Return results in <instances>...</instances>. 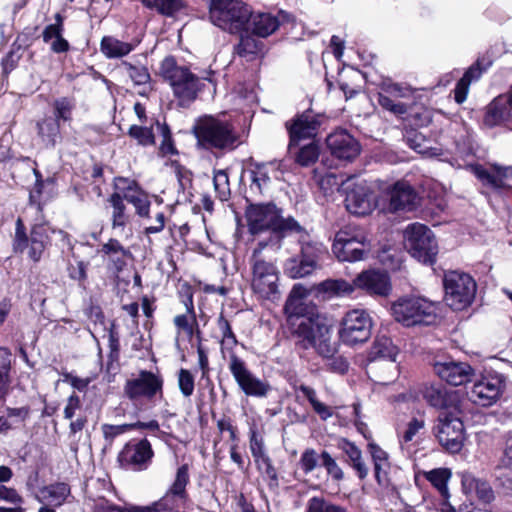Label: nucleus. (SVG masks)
<instances>
[{
    "label": "nucleus",
    "instance_id": "nucleus-3",
    "mask_svg": "<svg viewBox=\"0 0 512 512\" xmlns=\"http://www.w3.org/2000/svg\"><path fill=\"white\" fill-rule=\"evenodd\" d=\"M267 243H257L249 257L251 271L250 286L254 294L265 300L279 297L280 270L276 261L267 259Z\"/></svg>",
    "mask_w": 512,
    "mask_h": 512
},
{
    "label": "nucleus",
    "instance_id": "nucleus-29",
    "mask_svg": "<svg viewBox=\"0 0 512 512\" xmlns=\"http://www.w3.org/2000/svg\"><path fill=\"white\" fill-rule=\"evenodd\" d=\"M279 17L269 13H258L255 15L251 13L246 29H251L252 33L259 37H267L275 32L281 21H290V15L286 12L281 11Z\"/></svg>",
    "mask_w": 512,
    "mask_h": 512
},
{
    "label": "nucleus",
    "instance_id": "nucleus-38",
    "mask_svg": "<svg viewBox=\"0 0 512 512\" xmlns=\"http://www.w3.org/2000/svg\"><path fill=\"white\" fill-rule=\"evenodd\" d=\"M355 290V279L352 282L344 279H327L318 285V291L327 294L329 297L350 296Z\"/></svg>",
    "mask_w": 512,
    "mask_h": 512
},
{
    "label": "nucleus",
    "instance_id": "nucleus-58",
    "mask_svg": "<svg viewBox=\"0 0 512 512\" xmlns=\"http://www.w3.org/2000/svg\"><path fill=\"white\" fill-rule=\"evenodd\" d=\"M408 143L412 149L426 157H438L442 155L440 148L427 146L426 141L421 135L416 134L413 138L409 137Z\"/></svg>",
    "mask_w": 512,
    "mask_h": 512
},
{
    "label": "nucleus",
    "instance_id": "nucleus-18",
    "mask_svg": "<svg viewBox=\"0 0 512 512\" xmlns=\"http://www.w3.org/2000/svg\"><path fill=\"white\" fill-rule=\"evenodd\" d=\"M331 155L342 162H352L361 151L359 142L346 130H336L326 138Z\"/></svg>",
    "mask_w": 512,
    "mask_h": 512
},
{
    "label": "nucleus",
    "instance_id": "nucleus-13",
    "mask_svg": "<svg viewBox=\"0 0 512 512\" xmlns=\"http://www.w3.org/2000/svg\"><path fill=\"white\" fill-rule=\"evenodd\" d=\"M370 250L367 237L349 228L341 229L336 233L332 245V252L339 261L356 262L363 260Z\"/></svg>",
    "mask_w": 512,
    "mask_h": 512
},
{
    "label": "nucleus",
    "instance_id": "nucleus-53",
    "mask_svg": "<svg viewBox=\"0 0 512 512\" xmlns=\"http://www.w3.org/2000/svg\"><path fill=\"white\" fill-rule=\"evenodd\" d=\"M320 465L325 468L328 476H330L334 481L339 482L344 479L343 470L326 450L322 451L320 454Z\"/></svg>",
    "mask_w": 512,
    "mask_h": 512
},
{
    "label": "nucleus",
    "instance_id": "nucleus-23",
    "mask_svg": "<svg viewBox=\"0 0 512 512\" xmlns=\"http://www.w3.org/2000/svg\"><path fill=\"white\" fill-rule=\"evenodd\" d=\"M153 454L150 442L147 439H142L138 442L127 443L119 458L123 464L131 466L134 470H144L150 463Z\"/></svg>",
    "mask_w": 512,
    "mask_h": 512
},
{
    "label": "nucleus",
    "instance_id": "nucleus-55",
    "mask_svg": "<svg viewBox=\"0 0 512 512\" xmlns=\"http://www.w3.org/2000/svg\"><path fill=\"white\" fill-rule=\"evenodd\" d=\"M142 3L166 16H172L181 6L180 0H142Z\"/></svg>",
    "mask_w": 512,
    "mask_h": 512
},
{
    "label": "nucleus",
    "instance_id": "nucleus-64",
    "mask_svg": "<svg viewBox=\"0 0 512 512\" xmlns=\"http://www.w3.org/2000/svg\"><path fill=\"white\" fill-rule=\"evenodd\" d=\"M215 190L219 193L221 200H226L229 195L228 174L224 170H218L213 177Z\"/></svg>",
    "mask_w": 512,
    "mask_h": 512
},
{
    "label": "nucleus",
    "instance_id": "nucleus-34",
    "mask_svg": "<svg viewBox=\"0 0 512 512\" xmlns=\"http://www.w3.org/2000/svg\"><path fill=\"white\" fill-rule=\"evenodd\" d=\"M461 482L463 491L467 495L475 496L483 503H489L494 499V492L487 481L465 474L462 476Z\"/></svg>",
    "mask_w": 512,
    "mask_h": 512
},
{
    "label": "nucleus",
    "instance_id": "nucleus-35",
    "mask_svg": "<svg viewBox=\"0 0 512 512\" xmlns=\"http://www.w3.org/2000/svg\"><path fill=\"white\" fill-rule=\"evenodd\" d=\"M37 135L46 148H54L61 140L60 123L53 117H45L36 124Z\"/></svg>",
    "mask_w": 512,
    "mask_h": 512
},
{
    "label": "nucleus",
    "instance_id": "nucleus-43",
    "mask_svg": "<svg viewBox=\"0 0 512 512\" xmlns=\"http://www.w3.org/2000/svg\"><path fill=\"white\" fill-rule=\"evenodd\" d=\"M241 34L240 41L235 47V53L247 60H252L262 49V42L257 40L254 36L247 33Z\"/></svg>",
    "mask_w": 512,
    "mask_h": 512
},
{
    "label": "nucleus",
    "instance_id": "nucleus-19",
    "mask_svg": "<svg viewBox=\"0 0 512 512\" xmlns=\"http://www.w3.org/2000/svg\"><path fill=\"white\" fill-rule=\"evenodd\" d=\"M376 206V196L366 183H357L346 193L345 207L351 214L365 216Z\"/></svg>",
    "mask_w": 512,
    "mask_h": 512
},
{
    "label": "nucleus",
    "instance_id": "nucleus-2",
    "mask_svg": "<svg viewBox=\"0 0 512 512\" xmlns=\"http://www.w3.org/2000/svg\"><path fill=\"white\" fill-rule=\"evenodd\" d=\"M248 232L252 236L269 233L267 239L258 243H267V248L277 251L288 231H299L300 225L293 219H284L280 210L273 203L249 204L245 210Z\"/></svg>",
    "mask_w": 512,
    "mask_h": 512
},
{
    "label": "nucleus",
    "instance_id": "nucleus-36",
    "mask_svg": "<svg viewBox=\"0 0 512 512\" xmlns=\"http://www.w3.org/2000/svg\"><path fill=\"white\" fill-rule=\"evenodd\" d=\"M70 494V487L66 483H55L40 489L37 500L45 502L51 506L59 507Z\"/></svg>",
    "mask_w": 512,
    "mask_h": 512
},
{
    "label": "nucleus",
    "instance_id": "nucleus-33",
    "mask_svg": "<svg viewBox=\"0 0 512 512\" xmlns=\"http://www.w3.org/2000/svg\"><path fill=\"white\" fill-rule=\"evenodd\" d=\"M251 183L246 190V200L251 201L265 194L270 184V176L265 164H257L250 170Z\"/></svg>",
    "mask_w": 512,
    "mask_h": 512
},
{
    "label": "nucleus",
    "instance_id": "nucleus-59",
    "mask_svg": "<svg viewBox=\"0 0 512 512\" xmlns=\"http://www.w3.org/2000/svg\"><path fill=\"white\" fill-rule=\"evenodd\" d=\"M306 512H347L345 508L329 503L323 498L312 497L308 503Z\"/></svg>",
    "mask_w": 512,
    "mask_h": 512
},
{
    "label": "nucleus",
    "instance_id": "nucleus-11",
    "mask_svg": "<svg viewBox=\"0 0 512 512\" xmlns=\"http://www.w3.org/2000/svg\"><path fill=\"white\" fill-rule=\"evenodd\" d=\"M439 443L449 452H459L464 443V425L458 407L451 411H441L434 427Z\"/></svg>",
    "mask_w": 512,
    "mask_h": 512
},
{
    "label": "nucleus",
    "instance_id": "nucleus-20",
    "mask_svg": "<svg viewBox=\"0 0 512 512\" xmlns=\"http://www.w3.org/2000/svg\"><path fill=\"white\" fill-rule=\"evenodd\" d=\"M320 125L321 116L311 110L305 111L293 118L291 122H287L286 126L290 135L289 149L291 150L292 146L301 139L316 136Z\"/></svg>",
    "mask_w": 512,
    "mask_h": 512
},
{
    "label": "nucleus",
    "instance_id": "nucleus-57",
    "mask_svg": "<svg viewBox=\"0 0 512 512\" xmlns=\"http://www.w3.org/2000/svg\"><path fill=\"white\" fill-rule=\"evenodd\" d=\"M320 463V455L313 448L303 451L299 460V466L305 475L312 473Z\"/></svg>",
    "mask_w": 512,
    "mask_h": 512
},
{
    "label": "nucleus",
    "instance_id": "nucleus-63",
    "mask_svg": "<svg viewBox=\"0 0 512 512\" xmlns=\"http://www.w3.org/2000/svg\"><path fill=\"white\" fill-rule=\"evenodd\" d=\"M178 385L185 397H190L194 392V377L189 370L180 369L178 373Z\"/></svg>",
    "mask_w": 512,
    "mask_h": 512
},
{
    "label": "nucleus",
    "instance_id": "nucleus-15",
    "mask_svg": "<svg viewBox=\"0 0 512 512\" xmlns=\"http://www.w3.org/2000/svg\"><path fill=\"white\" fill-rule=\"evenodd\" d=\"M504 386L505 380L501 374L489 373L473 384L468 397L478 406L489 407L499 399Z\"/></svg>",
    "mask_w": 512,
    "mask_h": 512
},
{
    "label": "nucleus",
    "instance_id": "nucleus-61",
    "mask_svg": "<svg viewBox=\"0 0 512 512\" xmlns=\"http://www.w3.org/2000/svg\"><path fill=\"white\" fill-rule=\"evenodd\" d=\"M92 512H140L139 506L121 507L108 500L97 501Z\"/></svg>",
    "mask_w": 512,
    "mask_h": 512
},
{
    "label": "nucleus",
    "instance_id": "nucleus-16",
    "mask_svg": "<svg viewBox=\"0 0 512 512\" xmlns=\"http://www.w3.org/2000/svg\"><path fill=\"white\" fill-rule=\"evenodd\" d=\"M163 378L159 373L141 370L137 377L128 379L124 386V392L130 400L140 398L152 399L157 394L162 395Z\"/></svg>",
    "mask_w": 512,
    "mask_h": 512
},
{
    "label": "nucleus",
    "instance_id": "nucleus-22",
    "mask_svg": "<svg viewBox=\"0 0 512 512\" xmlns=\"http://www.w3.org/2000/svg\"><path fill=\"white\" fill-rule=\"evenodd\" d=\"M356 289L369 295L388 296L391 292L390 278L387 273L379 270H365L355 277Z\"/></svg>",
    "mask_w": 512,
    "mask_h": 512
},
{
    "label": "nucleus",
    "instance_id": "nucleus-44",
    "mask_svg": "<svg viewBox=\"0 0 512 512\" xmlns=\"http://www.w3.org/2000/svg\"><path fill=\"white\" fill-rule=\"evenodd\" d=\"M28 414L29 410L25 407L7 409V414L0 417V433H6L23 424Z\"/></svg>",
    "mask_w": 512,
    "mask_h": 512
},
{
    "label": "nucleus",
    "instance_id": "nucleus-17",
    "mask_svg": "<svg viewBox=\"0 0 512 512\" xmlns=\"http://www.w3.org/2000/svg\"><path fill=\"white\" fill-rule=\"evenodd\" d=\"M234 380L242 392L247 396L265 397L271 390L270 384L255 376L246 366L243 360L234 359L231 369Z\"/></svg>",
    "mask_w": 512,
    "mask_h": 512
},
{
    "label": "nucleus",
    "instance_id": "nucleus-32",
    "mask_svg": "<svg viewBox=\"0 0 512 512\" xmlns=\"http://www.w3.org/2000/svg\"><path fill=\"white\" fill-rule=\"evenodd\" d=\"M512 106L504 95L496 97L486 108L484 123L488 127L497 126L512 116Z\"/></svg>",
    "mask_w": 512,
    "mask_h": 512
},
{
    "label": "nucleus",
    "instance_id": "nucleus-10",
    "mask_svg": "<svg viewBox=\"0 0 512 512\" xmlns=\"http://www.w3.org/2000/svg\"><path fill=\"white\" fill-rule=\"evenodd\" d=\"M446 304L453 310H463L474 300L476 282L467 273L448 271L443 279Z\"/></svg>",
    "mask_w": 512,
    "mask_h": 512
},
{
    "label": "nucleus",
    "instance_id": "nucleus-42",
    "mask_svg": "<svg viewBox=\"0 0 512 512\" xmlns=\"http://www.w3.org/2000/svg\"><path fill=\"white\" fill-rule=\"evenodd\" d=\"M482 71L483 70L479 67V62H477L475 65L471 66L457 82L454 89V98L458 104L466 100L471 82L479 79Z\"/></svg>",
    "mask_w": 512,
    "mask_h": 512
},
{
    "label": "nucleus",
    "instance_id": "nucleus-25",
    "mask_svg": "<svg viewBox=\"0 0 512 512\" xmlns=\"http://www.w3.org/2000/svg\"><path fill=\"white\" fill-rule=\"evenodd\" d=\"M433 370L442 380L453 386L466 383L472 373V368L463 362H437Z\"/></svg>",
    "mask_w": 512,
    "mask_h": 512
},
{
    "label": "nucleus",
    "instance_id": "nucleus-62",
    "mask_svg": "<svg viewBox=\"0 0 512 512\" xmlns=\"http://www.w3.org/2000/svg\"><path fill=\"white\" fill-rule=\"evenodd\" d=\"M63 17L57 13L55 15V23L49 24L45 27L42 33V38L45 43H50L53 39L63 34Z\"/></svg>",
    "mask_w": 512,
    "mask_h": 512
},
{
    "label": "nucleus",
    "instance_id": "nucleus-8",
    "mask_svg": "<svg viewBox=\"0 0 512 512\" xmlns=\"http://www.w3.org/2000/svg\"><path fill=\"white\" fill-rule=\"evenodd\" d=\"M190 482L189 466L183 464L176 470L173 482L158 501L139 506L140 512H181L188 500L187 485Z\"/></svg>",
    "mask_w": 512,
    "mask_h": 512
},
{
    "label": "nucleus",
    "instance_id": "nucleus-31",
    "mask_svg": "<svg viewBox=\"0 0 512 512\" xmlns=\"http://www.w3.org/2000/svg\"><path fill=\"white\" fill-rule=\"evenodd\" d=\"M101 252L107 260L108 267L115 272L122 271L127 264V258L132 256L131 252L114 238L109 239L108 242L102 246Z\"/></svg>",
    "mask_w": 512,
    "mask_h": 512
},
{
    "label": "nucleus",
    "instance_id": "nucleus-5",
    "mask_svg": "<svg viewBox=\"0 0 512 512\" xmlns=\"http://www.w3.org/2000/svg\"><path fill=\"white\" fill-rule=\"evenodd\" d=\"M393 318L405 327L429 326L436 322V303L418 296L401 297L391 306Z\"/></svg>",
    "mask_w": 512,
    "mask_h": 512
},
{
    "label": "nucleus",
    "instance_id": "nucleus-24",
    "mask_svg": "<svg viewBox=\"0 0 512 512\" xmlns=\"http://www.w3.org/2000/svg\"><path fill=\"white\" fill-rule=\"evenodd\" d=\"M418 204L419 197L410 184L404 181L395 183L390 192L389 208L391 211H411Z\"/></svg>",
    "mask_w": 512,
    "mask_h": 512
},
{
    "label": "nucleus",
    "instance_id": "nucleus-46",
    "mask_svg": "<svg viewBox=\"0 0 512 512\" xmlns=\"http://www.w3.org/2000/svg\"><path fill=\"white\" fill-rule=\"evenodd\" d=\"M128 190L123 199L134 206L136 214L139 217H148L150 201L146 193L137 188L133 189L131 186L128 187Z\"/></svg>",
    "mask_w": 512,
    "mask_h": 512
},
{
    "label": "nucleus",
    "instance_id": "nucleus-21",
    "mask_svg": "<svg viewBox=\"0 0 512 512\" xmlns=\"http://www.w3.org/2000/svg\"><path fill=\"white\" fill-rule=\"evenodd\" d=\"M412 93L413 90L402 83H384L378 96V103L383 109L400 116L407 112V105L397 102L396 99L410 97Z\"/></svg>",
    "mask_w": 512,
    "mask_h": 512
},
{
    "label": "nucleus",
    "instance_id": "nucleus-37",
    "mask_svg": "<svg viewBox=\"0 0 512 512\" xmlns=\"http://www.w3.org/2000/svg\"><path fill=\"white\" fill-rule=\"evenodd\" d=\"M135 47L136 44L121 41L113 36H104L100 42V51L108 59L122 58Z\"/></svg>",
    "mask_w": 512,
    "mask_h": 512
},
{
    "label": "nucleus",
    "instance_id": "nucleus-45",
    "mask_svg": "<svg viewBox=\"0 0 512 512\" xmlns=\"http://www.w3.org/2000/svg\"><path fill=\"white\" fill-rule=\"evenodd\" d=\"M317 268V266L305 260L302 256H300V259L291 258L285 264L286 274L293 279L309 276Z\"/></svg>",
    "mask_w": 512,
    "mask_h": 512
},
{
    "label": "nucleus",
    "instance_id": "nucleus-60",
    "mask_svg": "<svg viewBox=\"0 0 512 512\" xmlns=\"http://www.w3.org/2000/svg\"><path fill=\"white\" fill-rule=\"evenodd\" d=\"M129 135L142 146L153 145L155 142L153 131L148 127L132 125L129 128Z\"/></svg>",
    "mask_w": 512,
    "mask_h": 512
},
{
    "label": "nucleus",
    "instance_id": "nucleus-14",
    "mask_svg": "<svg viewBox=\"0 0 512 512\" xmlns=\"http://www.w3.org/2000/svg\"><path fill=\"white\" fill-rule=\"evenodd\" d=\"M47 240L48 236L45 226H34L31 230L30 237H27L22 220L20 218L17 219L13 240V249L15 252L22 253L29 246L28 255L30 259L37 262L40 260L45 250Z\"/></svg>",
    "mask_w": 512,
    "mask_h": 512
},
{
    "label": "nucleus",
    "instance_id": "nucleus-41",
    "mask_svg": "<svg viewBox=\"0 0 512 512\" xmlns=\"http://www.w3.org/2000/svg\"><path fill=\"white\" fill-rule=\"evenodd\" d=\"M423 476L435 489H437L441 497H450L448 482L451 479L452 472L449 468L440 467L424 471Z\"/></svg>",
    "mask_w": 512,
    "mask_h": 512
},
{
    "label": "nucleus",
    "instance_id": "nucleus-26",
    "mask_svg": "<svg viewBox=\"0 0 512 512\" xmlns=\"http://www.w3.org/2000/svg\"><path fill=\"white\" fill-rule=\"evenodd\" d=\"M108 202L112 207V229L115 231L116 235L129 238L132 235V230L129 228L131 217L126 211L123 197L119 193H113L109 197Z\"/></svg>",
    "mask_w": 512,
    "mask_h": 512
},
{
    "label": "nucleus",
    "instance_id": "nucleus-52",
    "mask_svg": "<svg viewBox=\"0 0 512 512\" xmlns=\"http://www.w3.org/2000/svg\"><path fill=\"white\" fill-rule=\"evenodd\" d=\"M326 252L325 246L320 242H303L301 255L305 260L319 267L318 262Z\"/></svg>",
    "mask_w": 512,
    "mask_h": 512
},
{
    "label": "nucleus",
    "instance_id": "nucleus-6",
    "mask_svg": "<svg viewBox=\"0 0 512 512\" xmlns=\"http://www.w3.org/2000/svg\"><path fill=\"white\" fill-rule=\"evenodd\" d=\"M198 143L206 149H234L238 136L233 125L213 116H205L194 127Z\"/></svg>",
    "mask_w": 512,
    "mask_h": 512
},
{
    "label": "nucleus",
    "instance_id": "nucleus-56",
    "mask_svg": "<svg viewBox=\"0 0 512 512\" xmlns=\"http://www.w3.org/2000/svg\"><path fill=\"white\" fill-rule=\"evenodd\" d=\"M319 147L316 143H309L299 149L296 153V162L301 166H309L317 161Z\"/></svg>",
    "mask_w": 512,
    "mask_h": 512
},
{
    "label": "nucleus",
    "instance_id": "nucleus-47",
    "mask_svg": "<svg viewBox=\"0 0 512 512\" xmlns=\"http://www.w3.org/2000/svg\"><path fill=\"white\" fill-rule=\"evenodd\" d=\"M396 347L390 338L382 336L377 337L371 347L370 356L372 359H389L390 362L395 361Z\"/></svg>",
    "mask_w": 512,
    "mask_h": 512
},
{
    "label": "nucleus",
    "instance_id": "nucleus-7",
    "mask_svg": "<svg viewBox=\"0 0 512 512\" xmlns=\"http://www.w3.org/2000/svg\"><path fill=\"white\" fill-rule=\"evenodd\" d=\"M209 14L215 26L230 33H238L247 28L251 9L240 0H212Z\"/></svg>",
    "mask_w": 512,
    "mask_h": 512
},
{
    "label": "nucleus",
    "instance_id": "nucleus-50",
    "mask_svg": "<svg viewBox=\"0 0 512 512\" xmlns=\"http://www.w3.org/2000/svg\"><path fill=\"white\" fill-rule=\"evenodd\" d=\"M121 68L125 70L135 85H145L150 82V73L143 65H133L128 61L121 63Z\"/></svg>",
    "mask_w": 512,
    "mask_h": 512
},
{
    "label": "nucleus",
    "instance_id": "nucleus-27",
    "mask_svg": "<svg viewBox=\"0 0 512 512\" xmlns=\"http://www.w3.org/2000/svg\"><path fill=\"white\" fill-rule=\"evenodd\" d=\"M249 448L257 467L263 470L271 480L277 481V473L266 453L263 437L256 428L250 429Z\"/></svg>",
    "mask_w": 512,
    "mask_h": 512
},
{
    "label": "nucleus",
    "instance_id": "nucleus-4",
    "mask_svg": "<svg viewBox=\"0 0 512 512\" xmlns=\"http://www.w3.org/2000/svg\"><path fill=\"white\" fill-rule=\"evenodd\" d=\"M159 73L172 89L173 95L181 106L193 102L204 87V81H211L208 76L199 77L186 66L179 65L172 56H167L160 64Z\"/></svg>",
    "mask_w": 512,
    "mask_h": 512
},
{
    "label": "nucleus",
    "instance_id": "nucleus-28",
    "mask_svg": "<svg viewBox=\"0 0 512 512\" xmlns=\"http://www.w3.org/2000/svg\"><path fill=\"white\" fill-rule=\"evenodd\" d=\"M468 169L486 186L493 189L505 187V179L512 178V167L493 166L492 170L480 164H469Z\"/></svg>",
    "mask_w": 512,
    "mask_h": 512
},
{
    "label": "nucleus",
    "instance_id": "nucleus-48",
    "mask_svg": "<svg viewBox=\"0 0 512 512\" xmlns=\"http://www.w3.org/2000/svg\"><path fill=\"white\" fill-rule=\"evenodd\" d=\"M299 391L307 398L314 412L318 414L322 420L326 421L333 416L332 408L318 400L316 391L313 388L300 385Z\"/></svg>",
    "mask_w": 512,
    "mask_h": 512
},
{
    "label": "nucleus",
    "instance_id": "nucleus-30",
    "mask_svg": "<svg viewBox=\"0 0 512 512\" xmlns=\"http://www.w3.org/2000/svg\"><path fill=\"white\" fill-rule=\"evenodd\" d=\"M421 394L426 402L441 411H451L458 407L453 404L452 395L441 384H425Z\"/></svg>",
    "mask_w": 512,
    "mask_h": 512
},
{
    "label": "nucleus",
    "instance_id": "nucleus-9",
    "mask_svg": "<svg viewBox=\"0 0 512 512\" xmlns=\"http://www.w3.org/2000/svg\"><path fill=\"white\" fill-rule=\"evenodd\" d=\"M404 244L412 257L424 264H433L438 246L433 232L424 224L412 223L404 230Z\"/></svg>",
    "mask_w": 512,
    "mask_h": 512
},
{
    "label": "nucleus",
    "instance_id": "nucleus-51",
    "mask_svg": "<svg viewBox=\"0 0 512 512\" xmlns=\"http://www.w3.org/2000/svg\"><path fill=\"white\" fill-rule=\"evenodd\" d=\"M11 366V354L5 348H0V399L8 391L9 377L8 373Z\"/></svg>",
    "mask_w": 512,
    "mask_h": 512
},
{
    "label": "nucleus",
    "instance_id": "nucleus-49",
    "mask_svg": "<svg viewBox=\"0 0 512 512\" xmlns=\"http://www.w3.org/2000/svg\"><path fill=\"white\" fill-rule=\"evenodd\" d=\"M187 314L177 315L174 318V324L178 330H182L191 338L194 333L193 324L196 323L192 296L185 302Z\"/></svg>",
    "mask_w": 512,
    "mask_h": 512
},
{
    "label": "nucleus",
    "instance_id": "nucleus-40",
    "mask_svg": "<svg viewBox=\"0 0 512 512\" xmlns=\"http://www.w3.org/2000/svg\"><path fill=\"white\" fill-rule=\"evenodd\" d=\"M369 450L374 462L375 478L378 484L384 485L388 482L387 476L390 469L388 454L376 444H370Z\"/></svg>",
    "mask_w": 512,
    "mask_h": 512
},
{
    "label": "nucleus",
    "instance_id": "nucleus-39",
    "mask_svg": "<svg viewBox=\"0 0 512 512\" xmlns=\"http://www.w3.org/2000/svg\"><path fill=\"white\" fill-rule=\"evenodd\" d=\"M496 477L504 488L512 491V436L506 441L504 455L496 467Z\"/></svg>",
    "mask_w": 512,
    "mask_h": 512
},
{
    "label": "nucleus",
    "instance_id": "nucleus-12",
    "mask_svg": "<svg viewBox=\"0 0 512 512\" xmlns=\"http://www.w3.org/2000/svg\"><path fill=\"white\" fill-rule=\"evenodd\" d=\"M372 326V318L366 310H350L341 319L339 338L349 346L364 343L371 336Z\"/></svg>",
    "mask_w": 512,
    "mask_h": 512
},
{
    "label": "nucleus",
    "instance_id": "nucleus-1",
    "mask_svg": "<svg viewBox=\"0 0 512 512\" xmlns=\"http://www.w3.org/2000/svg\"><path fill=\"white\" fill-rule=\"evenodd\" d=\"M308 294L303 285L295 284L286 300L284 310L292 335L296 344L303 349L314 348L318 354L329 357L337 352V345L332 341L331 326L323 315L304 303Z\"/></svg>",
    "mask_w": 512,
    "mask_h": 512
},
{
    "label": "nucleus",
    "instance_id": "nucleus-54",
    "mask_svg": "<svg viewBox=\"0 0 512 512\" xmlns=\"http://www.w3.org/2000/svg\"><path fill=\"white\" fill-rule=\"evenodd\" d=\"M54 108V119L60 121H70L72 119V111L74 109V103L67 97L58 98L53 102Z\"/></svg>",
    "mask_w": 512,
    "mask_h": 512
}]
</instances>
